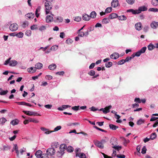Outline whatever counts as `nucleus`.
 <instances>
[{"label":"nucleus","mask_w":158,"mask_h":158,"mask_svg":"<svg viewBox=\"0 0 158 158\" xmlns=\"http://www.w3.org/2000/svg\"><path fill=\"white\" fill-rule=\"evenodd\" d=\"M108 139L106 137L101 140V142H99V148L103 149L104 148V144L106 143L107 140H108Z\"/></svg>","instance_id":"obj_5"},{"label":"nucleus","mask_w":158,"mask_h":158,"mask_svg":"<svg viewBox=\"0 0 158 158\" xmlns=\"http://www.w3.org/2000/svg\"><path fill=\"white\" fill-rule=\"evenodd\" d=\"M125 62V60L122 59L118 62V65H122L124 64Z\"/></svg>","instance_id":"obj_48"},{"label":"nucleus","mask_w":158,"mask_h":158,"mask_svg":"<svg viewBox=\"0 0 158 158\" xmlns=\"http://www.w3.org/2000/svg\"><path fill=\"white\" fill-rule=\"evenodd\" d=\"M119 57V54L118 53L116 52L113 53L110 56V58L114 59H116L118 58Z\"/></svg>","instance_id":"obj_10"},{"label":"nucleus","mask_w":158,"mask_h":158,"mask_svg":"<svg viewBox=\"0 0 158 158\" xmlns=\"http://www.w3.org/2000/svg\"><path fill=\"white\" fill-rule=\"evenodd\" d=\"M112 10V8L111 7H108L106 8L105 11L106 13H109Z\"/></svg>","instance_id":"obj_38"},{"label":"nucleus","mask_w":158,"mask_h":158,"mask_svg":"<svg viewBox=\"0 0 158 158\" xmlns=\"http://www.w3.org/2000/svg\"><path fill=\"white\" fill-rule=\"evenodd\" d=\"M112 65V63L111 62H109L106 63L105 64V66L107 68H110Z\"/></svg>","instance_id":"obj_31"},{"label":"nucleus","mask_w":158,"mask_h":158,"mask_svg":"<svg viewBox=\"0 0 158 158\" xmlns=\"http://www.w3.org/2000/svg\"><path fill=\"white\" fill-rule=\"evenodd\" d=\"M45 6L46 9V14H48L50 13L48 11L50 10L52 7V2L48 1H47L45 3Z\"/></svg>","instance_id":"obj_2"},{"label":"nucleus","mask_w":158,"mask_h":158,"mask_svg":"<svg viewBox=\"0 0 158 158\" xmlns=\"http://www.w3.org/2000/svg\"><path fill=\"white\" fill-rule=\"evenodd\" d=\"M118 4V0H113L111 3V6L113 7H116Z\"/></svg>","instance_id":"obj_9"},{"label":"nucleus","mask_w":158,"mask_h":158,"mask_svg":"<svg viewBox=\"0 0 158 158\" xmlns=\"http://www.w3.org/2000/svg\"><path fill=\"white\" fill-rule=\"evenodd\" d=\"M45 78L48 79L50 80L52 79V77L50 75H46L45 77Z\"/></svg>","instance_id":"obj_64"},{"label":"nucleus","mask_w":158,"mask_h":158,"mask_svg":"<svg viewBox=\"0 0 158 158\" xmlns=\"http://www.w3.org/2000/svg\"><path fill=\"white\" fill-rule=\"evenodd\" d=\"M11 59V58H10L8 59H7L6 61H5V63H4V64L6 65L7 64H9V63H10V60Z\"/></svg>","instance_id":"obj_56"},{"label":"nucleus","mask_w":158,"mask_h":158,"mask_svg":"<svg viewBox=\"0 0 158 158\" xmlns=\"http://www.w3.org/2000/svg\"><path fill=\"white\" fill-rule=\"evenodd\" d=\"M58 48L57 46H53L51 48V50L52 51H55L56 49H57Z\"/></svg>","instance_id":"obj_54"},{"label":"nucleus","mask_w":158,"mask_h":158,"mask_svg":"<svg viewBox=\"0 0 158 158\" xmlns=\"http://www.w3.org/2000/svg\"><path fill=\"white\" fill-rule=\"evenodd\" d=\"M101 153L103 155L104 158H112V157L110 156H109L104 153L101 152Z\"/></svg>","instance_id":"obj_57"},{"label":"nucleus","mask_w":158,"mask_h":158,"mask_svg":"<svg viewBox=\"0 0 158 158\" xmlns=\"http://www.w3.org/2000/svg\"><path fill=\"white\" fill-rule=\"evenodd\" d=\"M117 139L115 137H112L111 138L110 143L113 146H116L117 144Z\"/></svg>","instance_id":"obj_7"},{"label":"nucleus","mask_w":158,"mask_h":158,"mask_svg":"<svg viewBox=\"0 0 158 158\" xmlns=\"http://www.w3.org/2000/svg\"><path fill=\"white\" fill-rule=\"evenodd\" d=\"M144 122V120L140 119L137 121L136 123L138 125H140L143 123Z\"/></svg>","instance_id":"obj_39"},{"label":"nucleus","mask_w":158,"mask_h":158,"mask_svg":"<svg viewBox=\"0 0 158 158\" xmlns=\"http://www.w3.org/2000/svg\"><path fill=\"white\" fill-rule=\"evenodd\" d=\"M110 19L109 18H104L102 21L103 23H108L110 21Z\"/></svg>","instance_id":"obj_26"},{"label":"nucleus","mask_w":158,"mask_h":158,"mask_svg":"<svg viewBox=\"0 0 158 158\" xmlns=\"http://www.w3.org/2000/svg\"><path fill=\"white\" fill-rule=\"evenodd\" d=\"M67 146L65 144H61L60 147V152H64V151L67 148Z\"/></svg>","instance_id":"obj_12"},{"label":"nucleus","mask_w":158,"mask_h":158,"mask_svg":"<svg viewBox=\"0 0 158 158\" xmlns=\"http://www.w3.org/2000/svg\"><path fill=\"white\" fill-rule=\"evenodd\" d=\"M56 67V64H50L48 66V68L51 70H54Z\"/></svg>","instance_id":"obj_22"},{"label":"nucleus","mask_w":158,"mask_h":158,"mask_svg":"<svg viewBox=\"0 0 158 158\" xmlns=\"http://www.w3.org/2000/svg\"><path fill=\"white\" fill-rule=\"evenodd\" d=\"M76 156H78L80 158H86V156L85 155V154L83 153H77V154H76Z\"/></svg>","instance_id":"obj_21"},{"label":"nucleus","mask_w":158,"mask_h":158,"mask_svg":"<svg viewBox=\"0 0 158 158\" xmlns=\"http://www.w3.org/2000/svg\"><path fill=\"white\" fill-rule=\"evenodd\" d=\"M43 67V64L40 63L38 62L35 65V69H41Z\"/></svg>","instance_id":"obj_16"},{"label":"nucleus","mask_w":158,"mask_h":158,"mask_svg":"<svg viewBox=\"0 0 158 158\" xmlns=\"http://www.w3.org/2000/svg\"><path fill=\"white\" fill-rule=\"evenodd\" d=\"M109 126L110 129L113 130H116L118 128V126H116L112 124H109Z\"/></svg>","instance_id":"obj_23"},{"label":"nucleus","mask_w":158,"mask_h":158,"mask_svg":"<svg viewBox=\"0 0 158 158\" xmlns=\"http://www.w3.org/2000/svg\"><path fill=\"white\" fill-rule=\"evenodd\" d=\"M89 75L92 76L95 74V72L94 70H91L90 72L88 73Z\"/></svg>","instance_id":"obj_51"},{"label":"nucleus","mask_w":158,"mask_h":158,"mask_svg":"<svg viewBox=\"0 0 158 158\" xmlns=\"http://www.w3.org/2000/svg\"><path fill=\"white\" fill-rule=\"evenodd\" d=\"M62 106L64 110L66 109L68 107H71L69 105H63Z\"/></svg>","instance_id":"obj_60"},{"label":"nucleus","mask_w":158,"mask_h":158,"mask_svg":"<svg viewBox=\"0 0 158 158\" xmlns=\"http://www.w3.org/2000/svg\"><path fill=\"white\" fill-rule=\"evenodd\" d=\"M56 151L54 149V148H48L46 150V154H43V155L48 156H52L55 153Z\"/></svg>","instance_id":"obj_1"},{"label":"nucleus","mask_w":158,"mask_h":158,"mask_svg":"<svg viewBox=\"0 0 158 158\" xmlns=\"http://www.w3.org/2000/svg\"><path fill=\"white\" fill-rule=\"evenodd\" d=\"M19 122V121L18 120L15 119L12 120L10 122V123L13 125H15L18 124Z\"/></svg>","instance_id":"obj_25"},{"label":"nucleus","mask_w":158,"mask_h":158,"mask_svg":"<svg viewBox=\"0 0 158 158\" xmlns=\"http://www.w3.org/2000/svg\"><path fill=\"white\" fill-rule=\"evenodd\" d=\"M7 121L6 119L4 117L0 118V124H4Z\"/></svg>","instance_id":"obj_27"},{"label":"nucleus","mask_w":158,"mask_h":158,"mask_svg":"<svg viewBox=\"0 0 158 158\" xmlns=\"http://www.w3.org/2000/svg\"><path fill=\"white\" fill-rule=\"evenodd\" d=\"M142 25L141 23L139 22L136 23L135 25V29L138 31L142 29Z\"/></svg>","instance_id":"obj_11"},{"label":"nucleus","mask_w":158,"mask_h":158,"mask_svg":"<svg viewBox=\"0 0 158 158\" xmlns=\"http://www.w3.org/2000/svg\"><path fill=\"white\" fill-rule=\"evenodd\" d=\"M19 38H22L23 36V33L22 32H20L15 35Z\"/></svg>","instance_id":"obj_46"},{"label":"nucleus","mask_w":158,"mask_h":158,"mask_svg":"<svg viewBox=\"0 0 158 158\" xmlns=\"http://www.w3.org/2000/svg\"><path fill=\"white\" fill-rule=\"evenodd\" d=\"M147 8L144 6L139 7L138 9L140 13L141 11L147 10Z\"/></svg>","instance_id":"obj_13"},{"label":"nucleus","mask_w":158,"mask_h":158,"mask_svg":"<svg viewBox=\"0 0 158 158\" xmlns=\"http://www.w3.org/2000/svg\"><path fill=\"white\" fill-rule=\"evenodd\" d=\"M117 17H118V16L117 14L113 13L109 15V18L110 19H113L116 18Z\"/></svg>","instance_id":"obj_18"},{"label":"nucleus","mask_w":158,"mask_h":158,"mask_svg":"<svg viewBox=\"0 0 158 158\" xmlns=\"http://www.w3.org/2000/svg\"><path fill=\"white\" fill-rule=\"evenodd\" d=\"M47 109H51L52 107V105H46L44 106Z\"/></svg>","instance_id":"obj_61"},{"label":"nucleus","mask_w":158,"mask_h":158,"mask_svg":"<svg viewBox=\"0 0 158 158\" xmlns=\"http://www.w3.org/2000/svg\"><path fill=\"white\" fill-rule=\"evenodd\" d=\"M96 16V13L94 11L92 12L90 14V18H94Z\"/></svg>","instance_id":"obj_30"},{"label":"nucleus","mask_w":158,"mask_h":158,"mask_svg":"<svg viewBox=\"0 0 158 158\" xmlns=\"http://www.w3.org/2000/svg\"><path fill=\"white\" fill-rule=\"evenodd\" d=\"M58 143H54L51 144V146L52 147V148H54V149L55 148H56L58 147Z\"/></svg>","instance_id":"obj_33"},{"label":"nucleus","mask_w":158,"mask_h":158,"mask_svg":"<svg viewBox=\"0 0 158 158\" xmlns=\"http://www.w3.org/2000/svg\"><path fill=\"white\" fill-rule=\"evenodd\" d=\"M73 42V40L70 39H68L66 41V43L69 44H71Z\"/></svg>","instance_id":"obj_50"},{"label":"nucleus","mask_w":158,"mask_h":158,"mask_svg":"<svg viewBox=\"0 0 158 158\" xmlns=\"http://www.w3.org/2000/svg\"><path fill=\"white\" fill-rule=\"evenodd\" d=\"M26 17L30 19H33L34 17V14L32 13H31L27 14L25 15Z\"/></svg>","instance_id":"obj_15"},{"label":"nucleus","mask_w":158,"mask_h":158,"mask_svg":"<svg viewBox=\"0 0 158 158\" xmlns=\"http://www.w3.org/2000/svg\"><path fill=\"white\" fill-rule=\"evenodd\" d=\"M134 101L135 102H137L140 103L141 102V100L139 98H136L135 99Z\"/></svg>","instance_id":"obj_55"},{"label":"nucleus","mask_w":158,"mask_h":158,"mask_svg":"<svg viewBox=\"0 0 158 158\" xmlns=\"http://www.w3.org/2000/svg\"><path fill=\"white\" fill-rule=\"evenodd\" d=\"M146 49V47H145L142 48L139 51L141 53H144Z\"/></svg>","instance_id":"obj_47"},{"label":"nucleus","mask_w":158,"mask_h":158,"mask_svg":"<svg viewBox=\"0 0 158 158\" xmlns=\"http://www.w3.org/2000/svg\"><path fill=\"white\" fill-rule=\"evenodd\" d=\"M81 20V17L77 16L76 17L75 19V20L77 21V22H79Z\"/></svg>","instance_id":"obj_58"},{"label":"nucleus","mask_w":158,"mask_h":158,"mask_svg":"<svg viewBox=\"0 0 158 158\" xmlns=\"http://www.w3.org/2000/svg\"><path fill=\"white\" fill-rule=\"evenodd\" d=\"M66 149H67V151L69 152H73V148L71 146L68 147L67 148H66Z\"/></svg>","instance_id":"obj_42"},{"label":"nucleus","mask_w":158,"mask_h":158,"mask_svg":"<svg viewBox=\"0 0 158 158\" xmlns=\"http://www.w3.org/2000/svg\"><path fill=\"white\" fill-rule=\"evenodd\" d=\"M53 17L51 15H48L46 18V21L47 23L51 22L53 21Z\"/></svg>","instance_id":"obj_8"},{"label":"nucleus","mask_w":158,"mask_h":158,"mask_svg":"<svg viewBox=\"0 0 158 158\" xmlns=\"http://www.w3.org/2000/svg\"><path fill=\"white\" fill-rule=\"evenodd\" d=\"M128 11L131 12L133 14H139V11L138 10H134L133 9H130L128 10Z\"/></svg>","instance_id":"obj_20"},{"label":"nucleus","mask_w":158,"mask_h":158,"mask_svg":"<svg viewBox=\"0 0 158 158\" xmlns=\"http://www.w3.org/2000/svg\"><path fill=\"white\" fill-rule=\"evenodd\" d=\"M151 26L153 29H156L158 27V22H153L151 23Z\"/></svg>","instance_id":"obj_14"},{"label":"nucleus","mask_w":158,"mask_h":158,"mask_svg":"<svg viewBox=\"0 0 158 158\" xmlns=\"http://www.w3.org/2000/svg\"><path fill=\"white\" fill-rule=\"evenodd\" d=\"M33 69V68L32 67H31L30 68H28L27 69V71L28 73H32V71Z\"/></svg>","instance_id":"obj_59"},{"label":"nucleus","mask_w":158,"mask_h":158,"mask_svg":"<svg viewBox=\"0 0 158 158\" xmlns=\"http://www.w3.org/2000/svg\"><path fill=\"white\" fill-rule=\"evenodd\" d=\"M112 148H114L116 150H117L118 151L120 150L122 148V147L121 146H113L112 147Z\"/></svg>","instance_id":"obj_44"},{"label":"nucleus","mask_w":158,"mask_h":158,"mask_svg":"<svg viewBox=\"0 0 158 158\" xmlns=\"http://www.w3.org/2000/svg\"><path fill=\"white\" fill-rule=\"evenodd\" d=\"M156 137V135L155 133H153L150 136V139H154Z\"/></svg>","instance_id":"obj_34"},{"label":"nucleus","mask_w":158,"mask_h":158,"mask_svg":"<svg viewBox=\"0 0 158 158\" xmlns=\"http://www.w3.org/2000/svg\"><path fill=\"white\" fill-rule=\"evenodd\" d=\"M61 128V127L60 126H57L56 127H55L54 129V131H57L60 129Z\"/></svg>","instance_id":"obj_52"},{"label":"nucleus","mask_w":158,"mask_h":158,"mask_svg":"<svg viewBox=\"0 0 158 158\" xmlns=\"http://www.w3.org/2000/svg\"><path fill=\"white\" fill-rule=\"evenodd\" d=\"M82 19L84 20L88 21L90 19V18L89 15L86 14H85L83 16Z\"/></svg>","instance_id":"obj_19"},{"label":"nucleus","mask_w":158,"mask_h":158,"mask_svg":"<svg viewBox=\"0 0 158 158\" xmlns=\"http://www.w3.org/2000/svg\"><path fill=\"white\" fill-rule=\"evenodd\" d=\"M155 48V46L152 44H150L148 46V49L149 50H152Z\"/></svg>","instance_id":"obj_35"},{"label":"nucleus","mask_w":158,"mask_h":158,"mask_svg":"<svg viewBox=\"0 0 158 158\" xmlns=\"http://www.w3.org/2000/svg\"><path fill=\"white\" fill-rule=\"evenodd\" d=\"M18 27V25L16 23L11 24L10 27V30L12 31H15L17 30Z\"/></svg>","instance_id":"obj_3"},{"label":"nucleus","mask_w":158,"mask_h":158,"mask_svg":"<svg viewBox=\"0 0 158 158\" xmlns=\"http://www.w3.org/2000/svg\"><path fill=\"white\" fill-rule=\"evenodd\" d=\"M64 152H62L60 151H58L56 153V155L58 157H60L61 156L64 154Z\"/></svg>","instance_id":"obj_36"},{"label":"nucleus","mask_w":158,"mask_h":158,"mask_svg":"<svg viewBox=\"0 0 158 158\" xmlns=\"http://www.w3.org/2000/svg\"><path fill=\"white\" fill-rule=\"evenodd\" d=\"M147 149L145 146H144L143 147L141 151V153L143 154H144L146 153Z\"/></svg>","instance_id":"obj_49"},{"label":"nucleus","mask_w":158,"mask_h":158,"mask_svg":"<svg viewBox=\"0 0 158 158\" xmlns=\"http://www.w3.org/2000/svg\"><path fill=\"white\" fill-rule=\"evenodd\" d=\"M28 25V23L27 21H25L22 24V27L25 28L26 27V26H27Z\"/></svg>","instance_id":"obj_53"},{"label":"nucleus","mask_w":158,"mask_h":158,"mask_svg":"<svg viewBox=\"0 0 158 158\" xmlns=\"http://www.w3.org/2000/svg\"><path fill=\"white\" fill-rule=\"evenodd\" d=\"M95 63H92L90 65L89 67V69H92L94 68V67L95 66Z\"/></svg>","instance_id":"obj_63"},{"label":"nucleus","mask_w":158,"mask_h":158,"mask_svg":"<svg viewBox=\"0 0 158 158\" xmlns=\"http://www.w3.org/2000/svg\"><path fill=\"white\" fill-rule=\"evenodd\" d=\"M118 19L121 20H125L127 19V17L125 15H122L118 16Z\"/></svg>","instance_id":"obj_28"},{"label":"nucleus","mask_w":158,"mask_h":158,"mask_svg":"<svg viewBox=\"0 0 158 158\" xmlns=\"http://www.w3.org/2000/svg\"><path fill=\"white\" fill-rule=\"evenodd\" d=\"M148 11H153L156 12L158 11V9L157 8H152L149 9Z\"/></svg>","instance_id":"obj_37"},{"label":"nucleus","mask_w":158,"mask_h":158,"mask_svg":"<svg viewBox=\"0 0 158 158\" xmlns=\"http://www.w3.org/2000/svg\"><path fill=\"white\" fill-rule=\"evenodd\" d=\"M8 92V91L6 90L5 91L2 90L0 92V95H5Z\"/></svg>","instance_id":"obj_40"},{"label":"nucleus","mask_w":158,"mask_h":158,"mask_svg":"<svg viewBox=\"0 0 158 158\" xmlns=\"http://www.w3.org/2000/svg\"><path fill=\"white\" fill-rule=\"evenodd\" d=\"M80 106H75L72 107V109L75 111H77L79 109Z\"/></svg>","instance_id":"obj_45"},{"label":"nucleus","mask_w":158,"mask_h":158,"mask_svg":"<svg viewBox=\"0 0 158 158\" xmlns=\"http://www.w3.org/2000/svg\"><path fill=\"white\" fill-rule=\"evenodd\" d=\"M126 2L128 4L132 5L134 3L135 0H126Z\"/></svg>","instance_id":"obj_41"},{"label":"nucleus","mask_w":158,"mask_h":158,"mask_svg":"<svg viewBox=\"0 0 158 158\" xmlns=\"http://www.w3.org/2000/svg\"><path fill=\"white\" fill-rule=\"evenodd\" d=\"M18 64V62L15 60H12L10 61L9 65L10 66H14Z\"/></svg>","instance_id":"obj_17"},{"label":"nucleus","mask_w":158,"mask_h":158,"mask_svg":"<svg viewBox=\"0 0 158 158\" xmlns=\"http://www.w3.org/2000/svg\"><path fill=\"white\" fill-rule=\"evenodd\" d=\"M24 114H26L27 115L29 116H32L33 114H32L33 113V112L31 111H23Z\"/></svg>","instance_id":"obj_24"},{"label":"nucleus","mask_w":158,"mask_h":158,"mask_svg":"<svg viewBox=\"0 0 158 158\" xmlns=\"http://www.w3.org/2000/svg\"><path fill=\"white\" fill-rule=\"evenodd\" d=\"M42 152L40 150H38L36 151L35 153V156L38 158H43V156H42Z\"/></svg>","instance_id":"obj_6"},{"label":"nucleus","mask_w":158,"mask_h":158,"mask_svg":"<svg viewBox=\"0 0 158 158\" xmlns=\"http://www.w3.org/2000/svg\"><path fill=\"white\" fill-rule=\"evenodd\" d=\"M118 158H125V155H117L116 156Z\"/></svg>","instance_id":"obj_62"},{"label":"nucleus","mask_w":158,"mask_h":158,"mask_svg":"<svg viewBox=\"0 0 158 158\" xmlns=\"http://www.w3.org/2000/svg\"><path fill=\"white\" fill-rule=\"evenodd\" d=\"M63 20V18L61 17H57L56 19V21L58 22H61Z\"/></svg>","instance_id":"obj_43"},{"label":"nucleus","mask_w":158,"mask_h":158,"mask_svg":"<svg viewBox=\"0 0 158 158\" xmlns=\"http://www.w3.org/2000/svg\"><path fill=\"white\" fill-rule=\"evenodd\" d=\"M29 122H33L35 123H39V121L35 119L34 118H29Z\"/></svg>","instance_id":"obj_32"},{"label":"nucleus","mask_w":158,"mask_h":158,"mask_svg":"<svg viewBox=\"0 0 158 158\" xmlns=\"http://www.w3.org/2000/svg\"><path fill=\"white\" fill-rule=\"evenodd\" d=\"M111 106L110 105L108 106L105 107L104 108H101L99 109V111H102L103 113L105 114H107L110 112V109L111 108Z\"/></svg>","instance_id":"obj_4"},{"label":"nucleus","mask_w":158,"mask_h":158,"mask_svg":"<svg viewBox=\"0 0 158 158\" xmlns=\"http://www.w3.org/2000/svg\"><path fill=\"white\" fill-rule=\"evenodd\" d=\"M152 3L154 6H156L158 5V0H152Z\"/></svg>","instance_id":"obj_29"}]
</instances>
